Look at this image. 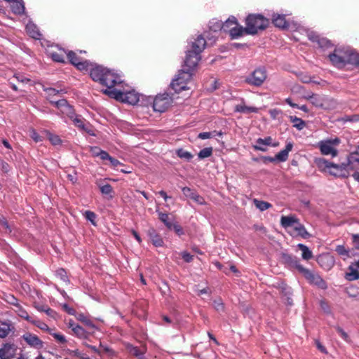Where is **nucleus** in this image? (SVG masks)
Masks as SVG:
<instances>
[{
    "mask_svg": "<svg viewBox=\"0 0 359 359\" xmlns=\"http://www.w3.org/2000/svg\"><path fill=\"white\" fill-rule=\"evenodd\" d=\"M55 275L58 278H60L64 282H68V277L67 276V272L63 269H58L55 271Z\"/></svg>",
    "mask_w": 359,
    "mask_h": 359,
    "instance_id": "obj_54",
    "label": "nucleus"
},
{
    "mask_svg": "<svg viewBox=\"0 0 359 359\" xmlns=\"http://www.w3.org/2000/svg\"><path fill=\"white\" fill-rule=\"evenodd\" d=\"M177 153V156L180 158H185L188 161L191 159V158L193 157L192 154L190 152L185 151L182 149H179Z\"/></svg>",
    "mask_w": 359,
    "mask_h": 359,
    "instance_id": "obj_55",
    "label": "nucleus"
},
{
    "mask_svg": "<svg viewBox=\"0 0 359 359\" xmlns=\"http://www.w3.org/2000/svg\"><path fill=\"white\" fill-rule=\"evenodd\" d=\"M106 156H107L104 157V160H108L113 168H117L118 166L123 165L121 162L111 156L108 153H107Z\"/></svg>",
    "mask_w": 359,
    "mask_h": 359,
    "instance_id": "obj_53",
    "label": "nucleus"
},
{
    "mask_svg": "<svg viewBox=\"0 0 359 359\" xmlns=\"http://www.w3.org/2000/svg\"><path fill=\"white\" fill-rule=\"evenodd\" d=\"M297 247L302 250V257L304 259L309 260L313 257L312 252L309 249V248L306 245L299 243L297 245Z\"/></svg>",
    "mask_w": 359,
    "mask_h": 359,
    "instance_id": "obj_37",
    "label": "nucleus"
},
{
    "mask_svg": "<svg viewBox=\"0 0 359 359\" xmlns=\"http://www.w3.org/2000/svg\"><path fill=\"white\" fill-rule=\"evenodd\" d=\"M289 119L293 123V127L296 128L298 130H302L305 126V122L300 118L290 116Z\"/></svg>",
    "mask_w": 359,
    "mask_h": 359,
    "instance_id": "obj_33",
    "label": "nucleus"
},
{
    "mask_svg": "<svg viewBox=\"0 0 359 359\" xmlns=\"http://www.w3.org/2000/svg\"><path fill=\"white\" fill-rule=\"evenodd\" d=\"M196 67L186 64V59L184 60L182 69L179 71L178 74L170 83L172 88L176 93H180L187 88V84L191 79L193 72Z\"/></svg>",
    "mask_w": 359,
    "mask_h": 359,
    "instance_id": "obj_2",
    "label": "nucleus"
},
{
    "mask_svg": "<svg viewBox=\"0 0 359 359\" xmlns=\"http://www.w3.org/2000/svg\"><path fill=\"white\" fill-rule=\"evenodd\" d=\"M351 164V162L349 158L347 159L346 162L340 164L332 163V169L333 170H330L329 173L335 177L347 178L350 175V171L353 170Z\"/></svg>",
    "mask_w": 359,
    "mask_h": 359,
    "instance_id": "obj_10",
    "label": "nucleus"
},
{
    "mask_svg": "<svg viewBox=\"0 0 359 359\" xmlns=\"http://www.w3.org/2000/svg\"><path fill=\"white\" fill-rule=\"evenodd\" d=\"M10 6L12 12L16 15H22L25 13V4L22 0H11Z\"/></svg>",
    "mask_w": 359,
    "mask_h": 359,
    "instance_id": "obj_24",
    "label": "nucleus"
},
{
    "mask_svg": "<svg viewBox=\"0 0 359 359\" xmlns=\"http://www.w3.org/2000/svg\"><path fill=\"white\" fill-rule=\"evenodd\" d=\"M29 323L36 325L39 329H41L43 331L48 332V333L50 332V331H51V329H50L48 327V326L45 323H43L39 320H36L34 318H32L31 319V320L29 321Z\"/></svg>",
    "mask_w": 359,
    "mask_h": 359,
    "instance_id": "obj_42",
    "label": "nucleus"
},
{
    "mask_svg": "<svg viewBox=\"0 0 359 359\" xmlns=\"http://www.w3.org/2000/svg\"><path fill=\"white\" fill-rule=\"evenodd\" d=\"M100 190L102 194L108 196L110 199L113 198V188L109 184L100 185Z\"/></svg>",
    "mask_w": 359,
    "mask_h": 359,
    "instance_id": "obj_41",
    "label": "nucleus"
},
{
    "mask_svg": "<svg viewBox=\"0 0 359 359\" xmlns=\"http://www.w3.org/2000/svg\"><path fill=\"white\" fill-rule=\"evenodd\" d=\"M50 55L51 58L55 62H65L64 56L60 55V53H50Z\"/></svg>",
    "mask_w": 359,
    "mask_h": 359,
    "instance_id": "obj_59",
    "label": "nucleus"
},
{
    "mask_svg": "<svg viewBox=\"0 0 359 359\" xmlns=\"http://www.w3.org/2000/svg\"><path fill=\"white\" fill-rule=\"evenodd\" d=\"M234 111L242 114L258 113L259 109L255 107H248L245 104V101L242 100L241 103L234 107Z\"/></svg>",
    "mask_w": 359,
    "mask_h": 359,
    "instance_id": "obj_23",
    "label": "nucleus"
},
{
    "mask_svg": "<svg viewBox=\"0 0 359 359\" xmlns=\"http://www.w3.org/2000/svg\"><path fill=\"white\" fill-rule=\"evenodd\" d=\"M340 140L338 137L323 140L318 143V147L323 155H331L332 157H335L338 154L336 147L338 146Z\"/></svg>",
    "mask_w": 359,
    "mask_h": 359,
    "instance_id": "obj_7",
    "label": "nucleus"
},
{
    "mask_svg": "<svg viewBox=\"0 0 359 359\" xmlns=\"http://www.w3.org/2000/svg\"><path fill=\"white\" fill-rule=\"evenodd\" d=\"M29 136L35 142H40L43 141V137L34 128H31L29 130Z\"/></svg>",
    "mask_w": 359,
    "mask_h": 359,
    "instance_id": "obj_52",
    "label": "nucleus"
},
{
    "mask_svg": "<svg viewBox=\"0 0 359 359\" xmlns=\"http://www.w3.org/2000/svg\"><path fill=\"white\" fill-rule=\"evenodd\" d=\"M336 330L340 337L346 341H349V337L348 334L340 327H336Z\"/></svg>",
    "mask_w": 359,
    "mask_h": 359,
    "instance_id": "obj_60",
    "label": "nucleus"
},
{
    "mask_svg": "<svg viewBox=\"0 0 359 359\" xmlns=\"http://www.w3.org/2000/svg\"><path fill=\"white\" fill-rule=\"evenodd\" d=\"M244 32H245V28L242 26H239L237 22L236 25H233L229 32L231 39H238L243 36Z\"/></svg>",
    "mask_w": 359,
    "mask_h": 359,
    "instance_id": "obj_32",
    "label": "nucleus"
},
{
    "mask_svg": "<svg viewBox=\"0 0 359 359\" xmlns=\"http://www.w3.org/2000/svg\"><path fill=\"white\" fill-rule=\"evenodd\" d=\"M88 69L90 70V76L92 79L100 83L101 81L104 80L103 78L109 69L90 62Z\"/></svg>",
    "mask_w": 359,
    "mask_h": 359,
    "instance_id": "obj_11",
    "label": "nucleus"
},
{
    "mask_svg": "<svg viewBox=\"0 0 359 359\" xmlns=\"http://www.w3.org/2000/svg\"><path fill=\"white\" fill-rule=\"evenodd\" d=\"M62 114L68 116L70 119L73 118L74 116L76 115L74 109L69 104L67 105L62 111H60Z\"/></svg>",
    "mask_w": 359,
    "mask_h": 359,
    "instance_id": "obj_50",
    "label": "nucleus"
},
{
    "mask_svg": "<svg viewBox=\"0 0 359 359\" xmlns=\"http://www.w3.org/2000/svg\"><path fill=\"white\" fill-rule=\"evenodd\" d=\"M22 338L32 347L41 348L43 346V341L35 334L26 333L23 334Z\"/></svg>",
    "mask_w": 359,
    "mask_h": 359,
    "instance_id": "obj_18",
    "label": "nucleus"
},
{
    "mask_svg": "<svg viewBox=\"0 0 359 359\" xmlns=\"http://www.w3.org/2000/svg\"><path fill=\"white\" fill-rule=\"evenodd\" d=\"M129 352L140 359H145L144 353L137 346H130L129 347Z\"/></svg>",
    "mask_w": 359,
    "mask_h": 359,
    "instance_id": "obj_43",
    "label": "nucleus"
},
{
    "mask_svg": "<svg viewBox=\"0 0 359 359\" xmlns=\"http://www.w3.org/2000/svg\"><path fill=\"white\" fill-rule=\"evenodd\" d=\"M209 29L213 32H217L218 31L223 30L222 22L213 19L209 22Z\"/></svg>",
    "mask_w": 359,
    "mask_h": 359,
    "instance_id": "obj_39",
    "label": "nucleus"
},
{
    "mask_svg": "<svg viewBox=\"0 0 359 359\" xmlns=\"http://www.w3.org/2000/svg\"><path fill=\"white\" fill-rule=\"evenodd\" d=\"M111 97L132 105L136 104L140 99V95L134 89L123 83L117 90L111 91Z\"/></svg>",
    "mask_w": 359,
    "mask_h": 359,
    "instance_id": "obj_4",
    "label": "nucleus"
},
{
    "mask_svg": "<svg viewBox=\"0 0 359 359\" xmlns=\"http://www.w3.org/2000/svg\"><path fill=\"white\" fill-rule=\"evenodd\" d=\"M314 163L321 172H325L326 170H328L329 172L330 170H332V163L323 158H316Z\"/></svg>",
    "mask_w": 359,
    "mask_h": 359,
    "instance_id": "obj_28",
    "label": "nucleus"
},
{
    "mask_svg": "<svg viewBox=\"0 0 359 359\" xmlns=\"http://www.w3.org/2000/svg\"><path fill=\"white\" fill-rule=\"evenodd\" d=\"M292 147L293 143L292 142H287L285 148L276 155V158L277 161H286L288 158L289 152L292 149Z\"/></svg>",
    "mask_w": 359,
    "mask_h": 359,
    "instance_id": "obj_25",
    "label": "nucleus"
},
{
    "mask_svg": "<svg viewBox=\"0 0 359 359\" xmlns=\"http://www.w3.org/2000/svg\"><path fill=\"white\" fill-rule=\"evenodd\" d=\"M44 90L46 92L48 99H50L51 97L56 95L61 91L53 88H48L44 89Z\"/></svg>",
    "mask_w": 359,
    "mask_h": 359,
    "instance_id": "obj_61",
    "label": "nucleus"
},
{
    "mask_svg": "<svg viewBox=\"0 0 359 359\" xmlns=\"http://www.w3.org/2000/svg\"><path fill=\"white\" fill-rule=\"evenodd\" d=\"M46 134L48 136V140L53 145H59L61 144V140L57 135L53 134L48 130H45Z\"/></svg>",
    "mask_w": 359,
    "mask_h": 359,
    "instance_id": "obj_44",
    "label": "nucleus"
},
{
    "mask_svg": "<svg viewBox=\"0 0 359 359\" xmlns=\"http://www.w3.org/2000/svg\"><path fill=\"white\" fill-rule=\"evenodd\" d=\"M103 79L100 84L107 87V88L103 90V93L111 97V94L109 93L117 90L123 83L121 76L112 69H109L108 72H107Z\"/></svg>",
    "mask_w": 359,
    "mask_h": 359,
    "instance_id": "obj_6",
    "label": "nucleus"
},
{
    "mask_svg": "<svg viewBox=\"0 0 359 359\" xmlns=\"http://www.w3.org/2000/svg\"><path fill=\"white\" fill-rule=\"evenodd\" d=\"M212 306L219 313L224 311V304L221 298H217L213 300Z\"/></svg>",
    "mask_w": 359,
    "mask_h": 359,
    "instance_id": "obj_45",
    "label": "nucleus"
},
{
    "mask_svg": "<svg viewBox=\"0 0 359 359\" xmlns=\"http://www.w3.org/2000/svg\"><path fill=\"white\" fill-rule=\"evenodd\" d=\"M51 104H54L60 111H62L67 105H68V102L66 100L62 99L57 101L50 100Z\"/></svg>",
    "mask_w": 359,
    "mask_h": 359,
    "instance_id": "obj_48",
    "label": "nucleus"
},
{
    "mask_svg": "<svg viewBox=\"0 0 359 359\" xmlns=\"http://www.w3.org/2000/svg\"><path fill=\"white\" fill-rule=\"evenodd\" d=\"M183 194L189 198L193 199L197 203L203 205L205 203L204 198L199 196L196 191L190 189L189 187H185L182 189Z\"/></svg>",
    "mask_w": 359,
    "mask_h": 359,
    "instance_id": "obj_21",
    "label": "nucleus"
},
{
    "mask_svg": "<svg viewBox=\"0 0 359 359\" xmlns=\"http://www.w3.org/2000/svg\"><path fill=\"white\" fill-rule=\"evenodd\" d=\"M299 219L293 215L287 216H282L280 218V225L283 228L287 229L289 228L293 229L295 224L298 222Z\"/></svg>",
    "mask_w": 359,
    "mask_h": 359,
    "instance_id": "obj_20",
    "label": "nucleus"
},
{
    "mask_svg": "<svg viewBox=\"0 0 359 359\" xmlns=\"http://www.w3.org/2000/svg\"><path fill=\"white\" fill-rule=\"evenodd\" d=\"M278 145V143H273L271 137L269 136L265 138H258L256 140V144L254 145L255 150L266 151L267 146H271L276 147Z\"/></svg>",
    "mask_w": 359,
    "mask_h": 359,
    "instance_id": "obj_16",
    "label": "nucleus"
},
{
    "mask_svg": "<svg viewBox=\"0 0 359 359\" xmlns=\"http://www.w3.org/2000/svg\"><path fill=\"white\" fill-rule=\"evenodd\" d=\"M15 352V348L13 344H6L0 348L1 359H11Z\"/></svg>",
    "mask_w": 359,
    "mask_h": 359,
    "instance_id": "obj_19",
    "label": "nucleus"
},
{
    "mask_svg": "<svg viewBox=\"0 0 359 359\" xmlns=\"http://www.w3.org/2000/svg\"><path fill=\"white\" fill-rule=\"evenodd\" d=\"M253 203L255 207L260 211H264L272 206L271 203L266 201H259L258 199H254Z\"/></svg>",
    "mask_w": 359,
    "mask_h": 359,
    "instance_id": "obj_40",
    "label": "nucleus"
},
{
    "mask_svg": "<svg viewBox=\"0 0 359 359\" xmlns=\"http://www.w3.org/2000/svg\"><path fill=\"white\" fill-rule=\"evenodd\" d=\"M267 78V74L265 67H261L255 69L250 75H248L245 81L253 86H261Z\"/></svg>",
    "mask_w": 359,
    "mask_h": 359,
    "instance_id": "obj_9",
    "label": "nucleus"
},
{
    "mask_svg": "<svg viewBox=\"0 0 359 359\" xmlns=\"http://www.w3.org/2000/svg\"><path fill=\"white\" fill-rule=\"evenodd\" d=\"M170 104V98L168 94L157 95L153 102V109L155 111H165Z\"/></svg>",
    "mask_w": 359,
    "mask_h": 359,
    "instance_id": "obj_12",
    "label": "nucleus"
},
{
    "mask_svg": "<svg viewBox=\"0 0 359 359\" xmlns=\"http://www.w3.org/2000/svg\"><path fill=\"white\" fill-rule=\"evenodd\" d=\"M72 331L77 337L80 338H85L86 337V332L85 330L79 325L72 327Z\"/></svg>",
    "mask_w": 359,
    "mask_h": 359,
    "instance_id": "obj_47",
    "label": "nucleus"
},
{
    "mask_svg": "<svg viewBox=\"0 0 359 359\" xmlns=\"http://www.w3.org/2000/svg\"><path fill=\"white\" fill-rule=\"evenodd\" d=\"M308 39L313 43H316L318 48H327L332 44L329 40L325 38L320 37L318 34L311 30L306 31Z\"/></svg>",
    "mask_w": 359,
    "mask_h": 359,
    "instance_id": "obj_13",
    "label": "nucleus"
},
{
    "mask_svg": "<svg viewBox=\"0 0 359 359\" xmlns=\"http://www.w3.org/2000/svg\"><path fill=\"white\" fill-rule=\"evenodd\" d=\"M212 154V147H206L201 149L198 154V157L199 159H204L205 158L210 157Z\"/></svg>",
    "mask_w": 359,
    "mask_h": 359,
    "instance_id": "obj_46",
    "label": "nucleus"
},
{
    "mask_svg": "<svg viewBox=\"0 0 359 359\" xmlns=\"http://www.w3.org/2000/svg\"><path fill=\"white\" fill-rule=\"evenodd\" d=\"M159 219L165 225L168 229H172V222L170 221L169 216L166 213H163L156 210Z\"/></svg>",
    "mask_w": 359,
    "mask_h": 359,
    "instance_id": "obj_35",
    "label": "nucleus"
},
{
    "mask_svg": "<svg viewBox=\"0 0 359 359\" xmlns=\"http://www.w3.org/2000/svg\"><path fill=\"white\" fill-rule=\"evenodd\" d=\"M172 229H173L175 231V233L179 236H181L184 233L182 228L177 223H172Z\"/></svg>",
    "mask_w": 359,
    "mask_h": 359,
    "instance_id": "obj_63",
    "label": "nucleus"
},
{
    "mask_svg": "<svg viewBox=\"0 0 359 359\" xmlns=\"http://www.w3.org/2000/svg\"><path fill=\"white\" fill-rule=\"evenodd\" d=\"M6 301L11 304V305H13L15 307L19 304H18V299H16L13 295H11V294H9V295H7L6 296Z\"/></svg>",
    "mask_w": 359,
    "mask_h": 359,
    "instance_id": "obj_62",
    "label": "nucleus"
},
{
    "mask_svg": "<svg viewBox=\"0 0 359 359\" xmlns=\"http://www.w3.org/2000/svg\"><path fill=\"white\" fill-rule=\"evenodd\" d=\"M84 216L85 218L88 221L90 222L93 225L96 226V215L95 212L90 210H87L85 212Z\"/></svg>",
    "mask_w": 359,
    "mask_h": 359,
    "instance_id": "obj_51",
    "label": "nucleus"
},
{
    "mask_svg": "<svg viewBox=\"0 0 359 359\" xmlns=\"http://www.w3.org/2000/svg\"><path fill=\"white\" fill-rule=\"evenodd\" d=\"M216 131L200 133L198 137L201 140H206L216 136Z\"/></svg>",
    "mask_w": 359,
    "mask_h": 359,
    "instance_id": "obj_56",
    "label": "nucleus"
},
{
    "mask_svg": "<svg viewBox=\"0 0 359 359\" xmlns=\"http://www.w3.org/2000/svg\"><path fill=\"white\" fill-rule=\"evenodd\" d=\"M288 233L292 236H301L303 238L311 237L310 233L306 231L304 226L299 222V220L292 230L288 231Z\"/></svg>",
    "mask_w": 359,
    "mask_h": 359,
    "instance_id": "obj_17",
    "label": "nucleus"
},
{
    "mask_svg": "<svg viewBox=\"0 0 359 359\" xmlns=\"http://www.w3.org/2000/svg\"><path fill=\"white\" fill-rule=\"evenodd\" d=\"M91 154L95 157H100V159L104 161V157L107 156V151L102 150L97 147H91L90 149Z\"/></svg>",
    "mask_w": 359,
    "mask_h": 359,
    "instance_id": "obj_38",
    "label": "nucleus"
},
{
    "mask_svg": "<svg viewBox=\"0 0 359 359\" xmlns=\"http://www.w3.org/2000/svg\"><path fill=\"white\" fill-rule=\"evenodd\" d=\"M296 267L311 284L315 285L321 289L327 288L325 281L318 274L311 271L299 264H297Z\"/></svg>",
    "mask_w": 359,
    "mask_h": 359,
    "instance_id": "obj_8",
    "label": "nucleus"
},
{
    "mask_svg": "<svg viewBox=\"0 0 359 359\" xmlns=\"http://www.w3.org/2000/svg\"><path fill=\"white\" fill-rule=\"evenodd\" d=\"M269 20L259 14H250L245 19V33L255 34L259 30L265 29Z\"/></svg>",
    "mask_w": 359,
    "mask_h": 359,
    "instance_id": "obj_5",
    "label": "nucleus"
},
{
    "mask_svg": "<svg viewBox=\"0 0 359 359\" xmlns=\"http://www.w3.org/2000/svg\"><path fill=\"white\" fill-rule=\"evenodd\" d=\"M14 329V326L10 321L0 320V338L6 337Z\"/></svg>",
    "mask_w": 359,
    "mask_h": 359,
    "instance_id": "obj_27",
    "label": "nucleus"
},
{
    "mask_svg": "<svg viewBox=\"0 0 359 359\" xmlns=\"http://www.w3.org/2000/svg\"><path fill=\"white\" fill-rule=\"evenodd\" d=\"M273 23L277 27L285 29L288 27V23L285 20V15L276 14L273 15Z\"/></svg>",
    "mask_w": 359,
    "mask_h": 359,
    "instance_id": "obj_29",
    "label": "nucleus"
},
{
    "mask_svg": "<svg viewBox=\"0 0 359 359\" xmlns=\"http://www.w3.org/2000/svg\"><path fill=\"white\" fill-rule=\"evenodd\" d=\"M26 31L27 34L35 39H39L41 36L40 32L36 27V25H34L32 22H29L26 25Z\"/></svg>",
    "mask_w": 359,
    "mask_h": 359,
    "instance_id": "obj_30",
    "label": "nucleus"
},
{
    "mask_svg": "<svg viewBox=\"0 0 359 359\" xmlns=\"http://www.w3.org/2000/svg\"><path fill=\"white\" fill-rule=\"evenodd\" d=\"M76 319L79 321L84 323L86 325L94 327L95 325L90 320H89L84 314L79 313L76 316Z\"/></svg>",
    "mask_w": 359,
    "mask_h": 359,
    "instance_id": "obj_49",
    "label": "nucleus"
},
{
    "mask_svg": "<svg viewBox=\"0 0 359 359\" xmlns=\"http://www.w3.org/2000/svg\"><path fill=\"white\" fill-rule=\"evenodd\" d=\"M330 62L338 69H343L348 65L357 62V53L350 48H336L328 55Z\"/></svg>",
    "mask_w": 359,
    "mask_h": 359,
    "instance_id": "obj_1",
    "label": "nucleus"
},
{
    "mask_svg": "<svg viewBox=\"0 0 359 359\" xmlns=\"http://www.w3.org/2000/svg\"><path fill=\"white\" fill-rule=\"evenodd\" d=\"M70 62L79 70H88L90 62L88 60H80V58L73 51H69L67 53Z\"/></svg>",
    "mask_w": 359,
    "mask_h": 359,
    "instance_id": "obj_14",
    "label": "nucleus"
},
{
    "mask_svg": "<svg viewBox=\"0 0 359 359\" xmlns=\"http://www.w3.org/2000/svg\"><path fill=\"white\" fill-rule=\"evenodd\" d=\"M336 251L340 255H348V251L346 250L344 245H337Z\"/></svg>",
    "mask_w": 359,
    "mask_h": 359,
    "instance_id": "obj_64",
    "label": "nucleus"
},
{
    "mask_svg": "<svg viewBox=\"0 0 359 359\" xmlns=\"http://www.w3.org/2000/svg\"><path fill=\"white\" fill-rule=\"evenodd\" d=\"M345 278L349 281L359 279V271L354 264H351L348 266V272L346 273Z\"/></svg>",
    "mask_w": 359,
    "mask_h": 359,
    "instance_id": "obj_31",
    "label": "nucleus"
},
{
    "mask_svg": "<svg viewBox=\"0 0 359 359\" xmlns=\"http://www.w3.org/2000/svg\"><path fill=\"white\" fill-rule=\"evenodd\" d=\"M49 334L52 335L60 344H65L67 342L65 337L61 334L53 332L52 330L50 332H49Z\"/></svg>",
    "mask_w": 359,
    "mask_h": 359,
    "instance_id": "obj_58",
    "label": "nucleus"
},
{
    "mask_svg": "<svg viewBox=\"0 0 359 359\" xmlns=\"http://www.w3.org/2000/svg\"><path fill=\"white\" fill-rule=\"evenodd\" d=\"M38 309L41 311L45 312L48 316H49L51 318H55L57 316V313L54 310H53L48 307L41 306V308H39Z\"/></svg>",
    "mask_w": 359,
    "mask_h": 359,
    "instance_id": "obj_57",
    "label": "nucleus"
},
{
    "mask_svg": "<svg viewBox=\"0 0 359 359\" xmlns=\"http://www.w3.org/2000/svg\"><path fill=\"white\" fill-rule=\"evenodd\" d=\"M236 18L233 16L229 17L225 22H222L223 31L229 32L233 25H236Z\"/></svg>",
    "mask_w": 359,
    "mask_h": 359,
    "instance_id": "obj_34",
    "label": "nucleus"
},
{
    "mask_svg": "<svg viewBox=\"0 0 359 359\" xmlns=\"http://www.w3.org/2000/svg\"><path fill=\"white\" fill-rule=\"evenodd\" d=\"M147 234L152 243L156 247H161L163 245V241L162 238L156 233L154 228H151L148 230Z\"/></svg>",
    "mask_w": 359,
    "mask_h": 359,
    "instance_id": "obj_26",
    "label": "nucleus"
},
{
    "mask_svg": "<svg viewBox=\"0 0 359 359\" xmlns=\"http://www.w3.org/2000/svg\"><path fill=\"white\" fill-rule=\"evenodd\" d=\"M71 120L73 121L75 126L90 135H95L93 130L90 129L89 123H86V120L81 116L76 114Z\"/></svg>",
    "mask_w": 359,
    "mask_h": 359,
    "instance_id": "obj_15",
    "label": "nucleus"
},
{
    "mask_svg": "<svg viewBox=\"0 0 359 359\" xmlns=\"http://www.w3.org/2000/svg\"><path fill=\"white\" fill-rule=\"evenodd\" d=\"M15 311L20 318L25 319L28 322H29L32 318V317L29 316L26 310L20 304H18L15 306Z\"/></svg>",
    "mask_w": 359,
    "mask_h": 359,
    "instance_id": "obj_36",
    "label": "nucleus"
},
{
    "mask_svg": "<svg viewBox=\"0 0 359 359\" xmlns=\"http://www.w3.org/2000/svg\"><path fill=\"white\" fill-rule=\"evenodd\" d=\"M318 264L325 269L329 270L334 266V259L329 255H320L317 259Z\"/></svg>",
    "mask_w": 359,
    "mask_h": 359,
    "instance_id": "obj_22",
    "label": "nucleus"
},
{
    "mask_svg": "<svg viewBox=\"0 0 359 359\" xmlns=\"http://www.w3.org/2000/svg\"><path fill=\"white\" fill-rule=\"evenodd\" d=\"M191 49L186 52V64L196 67L201 60V53L206 46V41L202 35H198L194 41L190 42Z\"/></svg>",
    "mask_w": 359,
    "mask_h": 359,
    "instance_id": "obj_3",
    "label": "nucleus"
}]
</instances>
